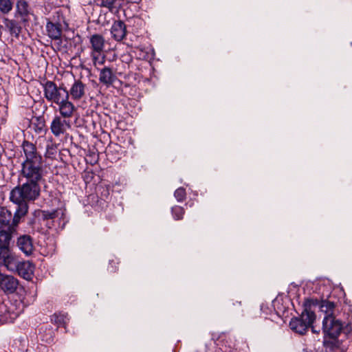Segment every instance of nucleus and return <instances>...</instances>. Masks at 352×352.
<instances>
[{"instance_id": "obj_1", "label": "nucleus", "mask_w": 352, "mask_h": 352, "mask_svg": "<svg viewBox=\"0 0 352 352\" xmlns=\"http://www.w3.org/2000/svg\"><path fill=\"white\" fill-rule=\"evenodd\" d=\"M40 189L39 184L26 182L11 190L10 199L17 205L16 213L26 214L28 210V202L34 201L38 197Z\"/></svg>"}, {"instance_id": "obj_2", "label": "nucleus", "mask_w": 352, "mask_h": 352, "mask_svg": "<svg viewBox=\"0 0 352 352\" xmlns=\"http://www.w3.org/2000/svg\"><path fill=\"white\" fill-rule=\"evenodd\" d=\"M320 309L325 314L322 321L324 333L331 338H337L342 329V324L336 319L335 304L329 300H322Z\"/></svg>"}, {"instance_id": "obj_3", "label": "nucleus", "mask_w": 352, "mask_h": 352, "mask_svg": "<svg viewBox=\"0 0 352 352\" xmlns=\"http://www.w3.org/2000/svg\"><path fill=\"white\" fill-rule=\"evenodd\" d=\"M317 303L316 300L306 299L303 304L304 310L300 316L291 320L289 322L291 329L300 334L305 333L316 319V314L311 310V307L316 305Z\"/></svg>"}, {"instance_id": "obj_4", "label": "nucleus", "mask_w": 352, "mask_h": 352, "mask_svg": "<svg viewBox=\"0 0 352 352\" xmlns=\"http://www.w3.org/2000/svg\"><path fill=\"white\" fill-rule=\"evenodd\" d=\"M91 45L90 56L95 67L98 68L104 64L106 56L104 53L105 41L104 37L98 34H93L89 38Z\"/></svg>"}, {"instance_id": "obj_5", "label": "nucleus", "mask_w": 352, "mask_h": 352, "mask_svg": "<svg viewBox=\"0 0 352 352\" xmlns=\"http://www.w3.org/2000/svg\"><path fill=\"white\" fill-rule=\"evenodd\" d=\"M44 96L48 102L58 104L64 99L69 98V92L66 88L58 87L56 84L47 80L43 84Z\"/></svg>"}, {"instance_id": "obj_6", "label": "nucleus", "mask_w": 352, "mask_h": 352, "mask_svg": "<svg viewBox=\"0 0 352 352\" xmlns=\"http://www.w3.org/2000/svg\"><path fill=\"white\" fill-rule=\"evenodd\" d=\"M43 162L22 163L20 175L26 182L39 184L43 177Z\"/></svg>"}, {"instance_id": "obj_7", "label": "nucleus", "mask_w": 352, "mask_h": 352, "mask_svg": "<svg viewBox=\"0 0 352 352\" xmlns=\"http://www.w3.org/2000/svg\"><path fill=\"white\" fill-rule=\"evenodd\" d=\"M1 312L4 309L3 315H1V320L5 322H11L16 319L23 310V306L21 302L16 301L13 304L11 301H8L3 306H0Z\"/></svg>"}, {"instance_id": "obj_8", "label": "nucleus", "mask_w": 352, "mask_h": 352, "mask_svg": "<svg viewBox=\"0 0 352 352\" xmlns=\"http://www.w3.org/2000/svg\"><path fill=\"white\" fill-rule=\"evenodd\" d=\"M25 214H20L14 212V216L7 208H2L0 210V228H15L19 224L20 219Z\"/></svg>"}, {"instance_id": "obj_9", "label": "nucleus", "mask_w": 352, "mask_h": 352, "mask_svg": "<svg viewBox=\"0 0 352 352\" xmlns=\"http://www.w3.org/2000/svg\"><path fill=\"white\" fill-rule=\"evenodd\" d=\"M25 160L23 163L43 162L42 156L38 153L36 146L27 140L22 144Z\"/></svg>"}, {"instance_id": "obj_10", "label": "nucleus", "mask_w": 352, "mask_h": 352, "mask_svg": "<svg viewBox=\"0 0 352 352\" xmlns=\"http://www.w3.org/2000/svg\"><path fill=\"white\" fill-rule=\"evenodd\" d=\"M71 127V122L69 120L56 116L50 125L52 133L55 137L63 135Z\"/></svg>"}, {"instance_id": "obj_11", "label": "nucleus", "mask_w": 352, "mask_h": 352, "mask_svg": "<svg viewBox=\"0 0 352 352\" xmlns=\"http://www.w3.org/2000/svg\"><path fill=\"white\" fill-rule=\"evenodd\" d=\"M58 106L59 117L70 120L77 111V107L69 100L64 99L63 102L57 104Z\"/></svg>"}, {"instance_id": "obj_12", "label": "nucleus", "mask_w": 352, "mask_h": 352, "mask_svg": "<svg viewBox=\"0 0 352 352\" xmlns=\"http://www.w3.org/2000/svg\"><path fill=\"white\" fill-rule=\"evenodd\" d=\"M19 285L18 280L12 276L3 275L0 273V287L8 294L14 293Z\"/></svg>"}, {"instance_id": "obj_13", "label": "nucleus", "mask_w": 352, "mask_h": 352, "mask_svg": "<svg viewBox=\"0 0 352 352\" xmlns=\"http://www.w3.org/2000/svg\"><path fill=\"white\" fill-rule=\"evenodd\" d=\"M17 246L26 256L32 254L34 250L32 239L30 235L24 234L17 239Z\"/></svg>"}, {"instance_id": "obj_14", "label": "nucleus", "mask_w": 352, "mask_h": 352, "mask_svg": "<svg viewBox=\"0 0 352 352\" xmlns=\"http://www.w3.org/2000/svg\"><path fill=\"white\" fill-rule=\"evenodd\" d=\"M68 92L73 100H79L85 94V85L80 80H75Z\"/></svg>"}, {"instance_id": "obj_15", "label": "nucleus", "mask_w": 352, "mask_h": 352, "mask_svg": "<svg viewBox=\"0 0 352 352\" xmlns=\"http://www.w3.org/2000/svg\"><path fill=\"white\" fill-rule=\"evenodd\" d=\"M46 31L50 38L61 43L62 25L60 23L48 21L46 24Z\"/></svg>"}, {"instance_id": "obj_16", "label": "nucleus", "mask_w": 352, "mask_h": 352, "mask_svg": "<svg viewBox=\"0 0 352 352\" xmlns=\"http://www.w3.org/2000/svg\"><path fill=\"white\" fill-rule=\"evenodd\" d=\"M116 76L113 74L111 68L104 67L101 69L99 74V81L100 83L109 87L116 81Z\"/></svg>"}, {"instance_id": "obj_17", "label": "nucleus", "mask_w": 352, "mask_h": 352, "mask_svg": "<svg viewBox=\"0 0 352 352\" xmlns=\"http://www.w3.org/2000/svg\"><path fill=\"white\" fill-rule=\"evenodd\" d=\"M112 37L117 41H121L126 36V25L122 21H116L111 28Z\"/></svg>"}, {"instance_id": "obj_18", "label": "nucleus", "mask_w": 352, "mask_h": 352, "mask_svg": "<svg viewBox=\"0 0 352 352\" xmlns=\"http://www.w3.org/2000/svg\"><path fill=\"white\" fill-rule=\"evenodd\" d=\"M15 228H0V249L8 250L10 241L12 238V234Z\"/></svg>"}, {"instance_id": "obj_19", "label": "nucleus", "mask_w": 352, "mask_h": 352, "mask_svg": "<svg viewBox=\"0 0 352 352\" xmlns=\"http://www.w3.org/2000/svg\"><path fill=\"white\" fill-rule=\"evenodd\" d=\"M19 274L25 279H30L33 272V265L28 261L20 262L16 265Z\"/></svg>"}, {"instance_id": "obj_20", "label": "nucleus", "mask_w": 352, "mask_h": 352, "mask_svg": "<svg viewBox=\"0 0 352 352\" xmlns=\"http://www.w3.org/2000/svg\"><path fill=\"white\" fill-rule=\"evenodd\" d=\"M16 10L18 14L21 16L23 21L28 20L30 14L29 6L25 0H18L16 3Z\"/></svg>"}, {"instance_id": "obj_21", "label": "nucleus", "mask_w": 352, "mask_h": 352, "mask_svg": "<svg viewBox=\"0 0 352 352\" xmlns=\"http://www.w3.org/2000/svg\"><path fill=\"white\" fill-rule=\"evenodd\" d=\"M4 25L12 35L18 36L21 32V28L19 24L14 20L5 19Z\"/></svg>"}, {"instance_id": "obj_22", "label": "nucleus", "mask_w": 352, "mask_h": 352, "mask_svg": "<svg viewBox=\"0 0 352 352\" xmlns=\"http://www.w3.org/2000/svg\"><path fill=\"white\" fill-rule=\"evenodd\" d=\"M101 7L107 8L109 11L113 12L120 6L119 0H98Z\"/></svg>"}, {"instance_id": "obj_23", "label": "nucleus", "mask_w": 352, "mask_h": 352, "mask_svg": "<svg viewBox=\"0 0 352 352\" xmlns=\"http://www.w3.org/2000/svg\"><path fill=\"white\" fill-rule=\"evenodd\" d=\"M32 127L36 133H41L45 131V122L41 118H36V122L32 121Z\"/></svg>"}, {"instance_id": "obj_24", "label": "nucleus", "mask_w": 352, "mask_h": 352, "mask_svg": "<svg viewBox=\"0 0 352 352\" xmlns=\"http://www.w3.org/2000/svg\"><path fill=\"white\" fill-rule=\"evenodd\" d=\"M171 212L173 216V218L175 220H180L183 219L184 214V209L179 206H175L172 208Z\"/></svg>"}, {"instance_id": "obj_25", "label": "nucleus", "mask_w": 352, "mask_h": 352, "mask_svg": "<svg viewBox=\"0 0 352 352\" xmlns=\"http://www.w3.org/2000/svg\"><path fill=\"white\" fill-rule=\"evenodd\" d=\"M12 3L10 0H0V11L3 14H8L12 10Z\"/></svg>"}, {"instance_id": "obj_26", "label": "nucleus", "mask_w": 352, "mask_h": 352, "mask_svg": "<svg viewBox=\"0 0 352 352\" xmlns=\"http://www.w3.org/2000/svg\"><path fill=\"white\" fill-rule=\"evenodd\" d=\"M43 217L44 219H54L58 217L59 214H63L62 212L60 210H55L52 211H47L44 210L42 212Z\"/></svg>"}, {"instance_id": "obj_27", "label": "nucleus", "mask_w": 352, "mask_h": 352, "mask_svg": "<svg viewBox=\"0 0 352 352\" xmlns=\"http://www.w3.org/2000/svg\"><path fill=\"white\" fill-rule=\"evenodd\" d=\"M174 196L177 201L182 202L186 199V190L182 187L177 188L174 192Z\"/></svg>"}, {"instance_id": "obj_28", "label": "nucleus", "mask_w": 352, "mask_h": 352, "mask_svg": "<svg viewBox=\"0 0 352 352\" xmlns=\"http://www.w3.org/2000/svg\"><path fill=\"white\" fill-rule=\"evenodd\" d=\"M54 317V321L57 323H65V316L64 315H60V316H58L57 314H54L53 316Z\"/></svg>"}, {"instance_id": "obj_29", "label": "nucleus", "mask_w": 352, "mask_h": 352, "mask_svg": "<svg viewBox=\"0 0 352 352\" xmlns=\"http://www.w3.org/2000/svg\"><path fill=\"white\" fill-rule=\"evenodd\" d=\"M90 156L92 158L91 161V164H96L98 162V157H97V155L95 153H93Z\"/></svg>"}, {"instance_id": "obj_30", "label": "nucleus", "mask_w": 352, "mask_h": 352, "mask_svg": "<svg viewBox=\"0 0 352 352\" xmlns=\"http://www.w3.org/2000/svg\"><path fill=\"white\" fill-rule=\"evenodd\" d=\"M310 327H311L312 332H314V333H318V331H317L316 329H315L314 327H313L311 325Z\"/></svg>"}]
</instances>
